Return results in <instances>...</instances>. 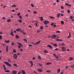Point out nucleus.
<instances>
[{
    "label": "nucleus",
    "mask_w": 74,
    "mask_h": 74,
    "mask_svg": "<svg viewBox=\"0 0 74 74\" xmlns=\"http://www.w3.org/2000/svg\"><path fill=\"white\" fill-rule=\"evenodd\" d=\"M17 44L18 45V48H21V47L22 48L23 47V45L21 43L17 42Z\"/></svg>",
    "instance_id": "nucleus-1"
},
{
    "label": "nucleus",
    "mask_w": 74,
    "mask_h": 74,
    "mask_svg": "<svg viewBox=\"0 0 74 74\" xmlns=\"http://www.w3.org/2000/svg\"><path fill=\"white\" fill-rule=\"evenodd\" d=\"M4 63H5V64H6V65H8V66H9V67H11V64H10L8 62H4Z\"/></svg>",
    "instance_id": "nucleus-2"
},
{
    "label": "nucleus",
    "mask_w": 74,
    "mask_h": 74,
    "mask_svg": "<svg viewBox=\"0 0 74 74\" xmlns=\"http://www.w3.org/2000/svg\"><path fill=\"white\" fill-rule=\"evenodd\" d=\"M13 58L15 59H17V58H18V56H17V55L16 54V53H14V56H13Z\"/></svg>",
    "instance_id": "nucleus-3"
},
{
    "label": "nucleus",
    "mask_w": 74,
    "mask_h": 74,
    "mask_svg": "<svg viewBox=\"0 0 74 74\" xmlns=\"http://www.w3.org/2000/svg\"><path fill=\"white\" fill-rule=\"evenodd\" d=\"M44 23L46 25H47V24L49 23V21L47 20H45L44 22Z\"/></svg>",
    "instance_id": "nucleus-4"
},
{
    "label": "nucleus",
    "mask_w": 74,
    "mask_h": 74,
    "mask_svg": "<svg viewBox=\"0 0 74 74\" xmlns=\"http://www.w3.org/2000/svg\"><path fill=\"white\" fill-rule=\"evenodd\" d=\"M62 51L63 52H65L66 51V48H65V47H62Z\"/></svg>",
    "instance_id": "nucleus-5"
},
{
    "label": "nucleus",
    "mask_w": 74,
    "mask_h": 74,
    "mask_svg": "<svg viewBox=\"0 0 74 74\" xmlns=\"http://www.w3.org/2000/svg\"><path fill=\"white\" fill-rule=\"evenodd\" d=\"M37 70L39 73H41L42 71V69L41 68L37 69Z\"/></svg>",
    "instance_id": "nucleus-6"
},
{
    "label": "nucleus",
    "mask_w": 74,
    "mask_h": 74,
    "mask_svg": "<svg viewBox=\"0 0 74 74\" xmlns=\"http://www.w3.org/2000/svg\"><path fill=\"white\" fill-rule=\"evenodd\" d=\"M58 36H56V34H54L53 35H52L51 36V37L52 38H55L56 37H57Z\"/></svg>",
    "instance_id": "nucleus-7"
},
{
    "label": "nucleus",
    "mask_w": 74,
    "mask_h": 74,
    "mask_svg": "<svg viewBox=\"0 0 74 74\" xmlns=\"http://www.w3.org/2000/svg\"><path fill=\"white\" fill-rule=\"evenodd\" d=\"M38 65L41 68H42L43 67L42 66H43V65H42V64H41L40 63H38Z\"/></svg>",
    "instance_id": "nucleus-8"
},
{
    "label": "nucleus",
    "mask_w": 74,
    "mask_h": 74,
    "mask_svg": "<svg viewBox=\"0 0 74 74\" xmlns=\"http://www.w3.org/2000/svg\"><path fill=\"white\" fill-rule=\"evenodd\" d=\"M12 73H13L14 74H16V73H17V71H15V70H13L12 71Z\"/></svg>",
    "instance_id": "nucleus-9"
},
{
    "label": "nucleus",
    "mask_w": 74,
    "mask_h": 74,
    "mask_svg": "<svg viewBox=\"0 0 74 74\" xmlns=\"http://www.w3.org/2000/svg\"><path fill=\"white\" fill-rule=\"evenodd\" d=\"M21 73H22L23 74H26V72L24 70H22Z\"/></svg>",
    "instance_id": "nucleus-10"
},
{
    "label": "nucleus",
    "mask_w": 74,
    "mask_h": 74,
    "mask_svg": "<svg viewBox=\"0 0 74 74\" xmlns=\"http://www.w3.org/2000/svg\"><path fill=\"white\" fill-rule=\"evenodd\" d=\"M69 36H68L67 37V38H70L71 37V33L70 32H69Z\"/></svg>",
    "instance_id": "nucleus-11"
},
{
    "label": "nucleus",
    "mask_w": 74,
    "mask_h": 74,
    "mask_svg": "<svg viewBox=\"0 0 74 74\" xmlns=\"http://www.w3.org/2000/svg\"><path fill=\"white\" fill-rule=\"evenodd\" d=\"M47 47H49L50 49H52V47L51 45H47Z\"/></svg>",
    "instance_id": "nucleus-12"
},
{
    "label": "nucleus",
    "mask_w": 74,
    "mask_h": 74,
    "mask_svg": "<svg viewBox=\"0 0 74 74\" xmlns=\"http://www.w3.org/2000/svg\"><path fill=\"white\" fill-rule=\"evenodd\" d=\"M52 63L51 62H47L46 63V65H49V64H51Z\"/></svg>",
    "instance_id": "nucleus-13"
},
{
    "label": "nucleus",
    "mask_w": 74,
    "mask_h": 74,
    "mask_svg": "<svg viewBox=\"0 0 74 74\" xmlns=\"http://www.w3.org/2000/svg\"><path fill=\"white\" fill-rule=\"evenodd\" d=\"M8 46H6V51L7 52H8Z\"/></svg>",
    "instance_id": "nucleus-14"
},
{
    "label": "nucleus",
    "mask_w": 74,
    "mask_h": 74,
    "mask_svg": "<svg viewBox=\"0 0 74 74\" xmlns=\"http://www.w3.org/2000/svg\"><path fill=\"white\" fill-rule=\"evenodd\" d=\"M10 35L12 36L13 37H14V34H13V31H11V32L10 33Z\"/></svg>",
    "instance_id": "nucleus-15"
},
{
    "label": "nucleus",
    "mask_w": 74,
    "mask_h": 74,
    "mask_svg": "<svg viewBox=\"0 0 74 74\" xmlns=\"http://www.w3.org/2000/svg\"><path fill=\"white\" fill-rule=\"evenodd\" d=\"M73 58H72V57H71L69 58V61L71 60H73Z\"/></svg>",
    "instance_id": "nucleus-16"
},
{
    "label": "nucleus",
    "mask_w": 74,
    "mask_h": 74,
    "mask_svg": "<svg viewBox=\"0 0 74 74\" xmlns=\"http://www.w3.org/2000/svg\"><path fill=\"white\" fill-rule=\"evenodd\" d=\"M65 5L68 6H70V7H71V5H70V4H67V3H65Z\"/></svg>",
    "instance_id": "nucleus-17"
},
{
    "label": "nucleus",
    "mask_w": 74,
    "mask_h": 74,
    "mask_svg": "<svg viewBox=\"0 0 74 74\" xmlns=\"http://www.w3.org/2000/svg\"><path fill=\"white\" fill-rule=\"evenodd\" d=\"M60 69H59L57 70L58 73H60Z\"/></svg>",
    "instance_id": "nucleus-18"
},
{
    "label": "nucleus",
    "mask_w": 74,
    "mask_h": 74,
    "mask_svg": "<svg viewBox=\"0 0 74 74\" xmlns=\"http://www.w3.org/2000/svg\"><path fill=\"white\" fill-rule=\"evenodd\" d=\"M23 40L26 43H27V39H23Z\"/></svg>",
    "instance_id": "nucleus-19"
},
{
    "label": "nucleus",
    "mask_w": 74,
    "mask_h": 74,
    "mask_svg": "<svg viewBox=\"0 0 74 74\" xmlns=\"http://www.w3.org/2000/svg\"><path fill=\"white\" fill-rule=\"evenodd\" d=\"M19 36H18V35H16V38H17V39H18V38H19Z\"/></svg>",
    "instance_id": "nucleus-20"
},
{
    "label": "nucleus",
    "mask_w": 74,
    "mask_h": 74,
    "mask_svg": "<svg viewBox=\"0 0 74 74\" xmlns=\"http://www.w3.org/2000/svg\"><path fill=\"white\" fill-rule=\"evenodd\" d=\"M53 46H55V47H58V45H57V44H53Z\"/></svg>",
    "instance_id": "nucleus-21"
},
{
    "label": "nucleus",
    "mask_w": 74,
    "mask_h": 74,
    "mask_svg": "<svg viewBox=\"0 0 74 74\" xmlns=\"http://www.w3.org/2000/svg\"><path fill=\"white\" fill-rule=\"evenodd\" d=\"M10 40H8V41L5 40V42H6V43H9V42H10Z\"/></svg>",
    "instance_id": "nucleus-22"
},
{
    "label": "nucleus",
    "mask_w": 74,
    "mask_h": 74,
    "mask_svg": "<svg viewBox=\"0 0 74 74\" xmlns=\"http://www.w3.org/2000/svg\"><path fill=\"white\" fill-rule=\"evenodd\" d=\"M44 53H48V51L46 50H44Z\"/></svg>",
    "instance_id": "nucleus-23"
},
{
    "label": "nucleus",
    "mask_w": 74,
    "mask_h": 74,
    "mask_svg": "<svg viewBox=\"0 0 74 74\" xmlns=\"http://www.w3.org/2000/svg\"><path fill=\"white\" fill-rule=\"evenodd\" d=\"M22 33L23 34H25V35H26V32H25L23 31L22 32Z\"/></svg>",
    "instance_id": "nucleus-24"
},
{
    "label": "nucleus",
    "mask_w": 74,
    "mask_h": 74,
    "mask_svg": "<svg viewBox=\"0 0 74 74\" xmlns=\"http://www.w3.org/2000/svg\"><path fill=\"white\" fill-rule=\"evenodd\" d=\"M38 58L40 60H41V57L40 56H38Z\"/></svg>",
    "instance_id": "nucleus-25"
},
{
    "label": "nucleus",
    "mask_w": 74,
    "mask_h": 74,
    "mask_svg": "<svg viewBox=\"0 0 74 74\" xmlns=\"http://www.w3.org/2000/svg\"><path fill=\"white\" fill-rule=\"evenodd\" d=\"M41 42V40H39L38 41H37V42H36V43L37 44H40V43Z\"/></svg>",
    "instance_id": "nucleus-26"
},
{
    "label": "nucleus",
    "mask_w": 74,
    "mask_h": 74,
    "mask_svg": "<svg viewBox=\"0 0 74 74\" xmlns=\"http://www.w3.org/2000/svg\"><path fill=\"white\" fill-rule=\"evenodd\" d=\"M46 72H47V73H51V71L49 70H47Z\"/></svg>",
    "instance_id": "nucleus-27"
},
{
    "label": "nucleus",
    "mask_w": 74,
    "mask_h": 74,
    "mask_svg": "<svg viewBox=\"0 0 74 74\" xmlns=\"http://www.w3.org/2000/svg\"><path fill=\"white\" fill-rule=\"evenodd\" d=\"M61 23L62 25H63L64 24V22L63 21H61Z\"/></svg>",
    "instance_id": "nucleus-28"
},
{
    "label": "nucleus",
    "mask_w": 74,
    "mask_h": 74,
    "mask_svg": "<svg viewBox=\"0 0 74 74\" xmlns=\"http://www.w3.org/2000/svg\"><path fill=\"white\" fill-rule=\"evenodd\" d=\"M5 73H9L10 72V70H6L5 71Z\"/></svg>",
    "instance_id": "nucleus-29"
},
{
    "label": "nucleus",
    "mask_w": 74,
    "mask_h": 74,
    "mask_svg": "<svg viewBox=\"0 0 74 74\" xmlns=\"http://www.w3.org/2000/svg\"><path fill=\"white\" fill-rule=\"evenodd\" d=\"M70 67L72 68L73 69H74V65H71L70 66Z\"/></svg>",
    "instance_id": "nucleus-30"
},
{
    "label": "nucleus",
    "mask_w": 74,
    "mask_h": 74,
    "mask_svg": "<svg viewBox=\"0 0 74 74\" xmlns=\"http://www.w3.org/2000/svg\"><path fill=\"white\" fill-rule=\"evenodd\" d=\"M6 67V65H5V64H4L3 65V69L4 68H5Z\"/></svg>",
    "instance_id": "nucleus-31"
},
{
    "label": "nucleus",
    "mask_w": 74,
    "mask_h": 74,
    "mask_svg": "<svg viewBox=\"0 0 74 74\" xmlns=\"http://www.w3.org/2000/svg\"><path fill=\"white\" fill-rule=\"evenodd\" d=\"M13 51L14 53H16V50L15 49H14L13 50Z\"/></svg>",
    "instance_id": "nucleus-32"
},
{
    "label": "nucleus",
    "mask_w": 74,
    "mask_h": 74,
    "mask_svg": "<svg viewBox=\"0 0 74 74\" xmlns=\"http://www.w3.org/2000/svg\"><path fill=\"white\" fill-rule=\"evenodd\" d=\"M19 29H20V28H18L16 30V32H19Z\"/></svg>",
    "instance_id": "nucleus-33"
},
{
    "label": "nucleus",
    "mask_w": 74,
    "mask_h": 74,
    "mask_svg": "<svg viewBox=\"0 0 74 74\" xmlns=\"http://www.w3.org/2000/svg\"><path fill=\"white\" fill-rule=\"evenodd\" d=\"M10 21H11V19H10L8 20L7 21V22H10Z\"/></svg>",
    "instance_id": "nucleus-34"
},
{
    "label": "nucleus",
    "mask_w": 74,
    "mask_h": 74,
    "mask_svg": "<svg viewBox=\"0 0 74 74\" xmlns=\"http://www.w3.org/2000/svg\"><path fill=\"white\" fill-rule=\"evenodd\" d=\"M29 63L31 64H32V65H33V62H32V61H30L29 62Z\"/></svg>",
    "instance_id": "nucleus-35"
},
{
    "label": "nucleus",
    "mask_w": 74,
    "mask_h": 74,
    "mask_svg": "<svg viewBox=\"0 0 74 74\" xmlns=\"http://www.w3.org/2000/svg\"><path fill=\"white\" fill-rule=\"evenodd\" d=\"M60 13H59V14H57V17L58 18L60 16Z\"/></svg>",
    "instance_id": "nucleus-36"
},
{
    "label": "nucleus",
    "mask_w": 74,
    "mask_h": 74,
    "mask_svg": "<svg viewBox=\"0 0 74 74\" xmlns=\"http://www.w3.org/2000/svg\"><path fill=\"white\" fill-rule=\"evenodd\" d=\"M61 45L62 46H63V45H65V44H64V43H62L61 44Z\"/></svg>",
    "instance_id": "nucleus-37"
},
{
    "label": "nucleus",
    "mask_w": 74,
    "mask_h": 74,
    "mask_svg": "<svg viewBox=\"0 0 74 74\" xmlns=\"http://www.w3.org/2000/svg\"><path fill=\"white\" fill-rule=\"evenodd\" d=\"M54 25H55V23H52L51 24V26H53Z\"/></svg>",
    "instance_id": "nucleus-38"
},
{
    "label": "nucleus",
    "mask_w": 74,
    "mask_h": 74,
    "mask_svg": "<svg viewBox=\"0 0 74 74\" xmlns=\"http://www.w3.org/2000/svg\"><path fill=\"white\" fill-rule=\"evenodd\" d=\"M15 45V43L14 42H12L11 43V45Z\"/></svg>",
    "instance_id": "nucleus-39"
},
{
    "label": "nucleus",
    "mask_w": 74,
    "mask_h": 74,
    "mask_svg": "<svg viewBox=\"0 0 74 74\" xmlns=\"http://www.w3.org/2000/svg\"><path fill=\"white\" fill-rule=\"evenodd\" d=\"M40 32H41V30H37V33H40Z\"/></svg>",
    "instance_id": "nucleus-40"
},
{
    "label": "nucleus",
    "mask_w": 74,
    "mask_h": 74,
    "mask_svg": "<svg viewBox=\"0 0 74 74\" xmlns=\"http://www.w3.org/2000/svg\"><path fill=\"white\" fill-rule=\"evenodd\" d=\"M50 18H51V19H54L55 18H54V17H53L52 16L50 17Z\"/></svg>",
    "instance_id": "nucleus-41"
},
{
    "label": "nucleus",
    "mask_w": 74,
    "mask_h": 74,
    "mask_svg": "<svg viewBox=\"0 0 74 74\" xmlns=\"http://www.w3.org/2000/svg\"><path fill=\"white\" fill-rule=\"evenodd\" d=\"M19 32H21V33L22 32H23V30H21V28H20V29H19Z\"/></svg>",
    "instance_id": "nucleus-42"
},
{
    "label": "nucleus",
    "mask_w": 74,
    "mask_h": 74,
    "mask_svg": "<svg viewBox=\"0 0 74 74\" xmlns=\"http://www.w3.org/2000/svg\"><path fill=\"white\" fill-rule=\"evenodd\" d=\"M67 12L69 14L70 12V10H67Z\"/></svg>",
    "instance_id": "nucleus-43"
},
{
    "label": "nucleus",
    "mask_w": 74,
    "mask_h": 74,
    "mask_svg": "<svg viewBox=\"0 0 74 74\" xmlns=\"http://www.w3.org/2000/svg\"><path fill=\"white\" fill-rule=\"evenodd\" d=\"M20 51L21 52H23V50L22 49H20Z\"/></svg>",
    "instance_id": "nucleus-44"
},
{
    "label": "nucleus",
    "mask_w": 74,
    "mask_h": 74,
    "mask_svg": "<svg viewBox=\"0 0 74 74\" xmlns=\"http://www.w3.org/2000/svg\"><path fill=\"white\" fill-rule=\"evenodd\" d=\"M18 22H21V23H22V21H21V20H18Z\"/></svg>",
    "instance_id": "nucleus-45"
},
{
    "label": "nucleus",
    "mask_w": 74,
    "mask_h": 74,
    "mask_svg": "<svg viewBox=\"0 0 74 74\" xmlns=\"http://www.w3.org/2000/svg\"><path fill=\"white\" fill-rule=\"evenodd\" d=\"M55 57L56 58V59H59V57H58L57 56H56Z\"/></svg>",
    "instance_id": "nucleus-46"
},
{
    "label": "nucleus",
    "mask_w": 74,
    "mask_h": 74,
    "mask_svg": "<svg viewBox=\"0 0 74 74\" xmlns=\"http://www.w3.org/2000/svg\"><path fill=\"white\" fill-rule=\"evenodd\" d=\"M43 27H40V29H41V30H42V29H43Z\"/></svg>",
    "instance_id": "nucleus-47"
},
{
    "label": "nucleus",
    "mask_w": 74,
    "mask_h": 74,
    "mask_svg": "<svg viewBox=\"0 0 74 74\" xmlns=\"http://www.w3.org/2000/svg\"><path fill=\"white\" fill-rule=\"evenodd\" d=\"M70 19H73V16H70Z\"/></svg>",
    "instance_id": "nucleus-48"
},
{
    "label": "nucleus",
    "mask_w": 74,
    "mask_h": 74,
    "mask_svg": "<svg viewBox=\"0 0 74 74\" xmlns=\"http://www.w3.org/2000/svg\"><path fill=\"white\" fill-rule=\"evenodd\" d=\"M13 65L14 66H17V65L16 64H14Z\"/></svg>",
    "instance_id": "nucleus-49"
},
{
    "label": "nucleus",
    "mask_w": 74,
    "mask_h": 74,
    "mask_svg": "<svg viewBox=\"0 0 74 74\" xmlns=\"http://www.w3.org/2000/svg\"><path fill=\"white\" fill-rule=\"evenodd\" d=\"M60 40V39H56V41H59Z\"/></svg>",
    "instance_id": "nucleus-50"
},
{
    "label": "nucleus",
    "mask_w": 74,
    "mask_h": 74,
    "mask_svg": "<svg viewBox=\"0 0 74 74\" xmlns=\"http://www.w3.org/2000/svg\"><path fill=\"white\" fill-rule=\"evenodd\" d=\"M28 27H30V28H32V26L30 25H29L28 26Z\"/></svg>",
    "instance_id": "nucleus-51"
},
{
    "label": "nucleus",
    "mask_w": 74,
    "mask_h": 74,
    "mask_svg": "<svg viewBox=\"0 0 74 74\" xmlns=\"http://www.w3.org/2000/svg\"><path fill=\"white\" fill-rule=\"evenodd\" d=\"M33 60H34L35 59H36V58L34 57L32 58Z\"/></svg>",
    "instance_id": "nucleus-52"
},
{
    "label": "nucleus",
    "mask_w": 74,
    "mask_h": 74,
    "mask_svg": "<svg viewBox=\"0 0 74 74\" xmlns=\"http://www.w3.org/2000/svg\"><path fill=\"white\" fill-rule=\"evenodd\" d=\"M53 55L54 56H55V57H56L57 56L56 55V54L54 53L53 54Z\"/></svg>",
    "instance_id": "nucleus-53"
},
{
    "label": "nucleus",
    "mask_w": 74,
    "mask_h": 74,
    "mask_svg": "<svg viewBox=\"0 0 74 74\" xmlns=\"http://www.w3.org/2000/svg\"><path fill=\"white\" fill-rule=\"evenodd\" d=\"M56 33H60V32L59 31H57L56 32Z\"/></svg>",
    "instance_id": "nucleus-54"
},
{
    "label": "nucleus",
    "mask_w": 74,
    "mask_h": 74,
    "mask_svg": "<svg viewBox=\"0 0 74 74\" xmlns=\"http://www.w3.org/2000/svg\"><path fill=\"white\" fill-rule=\"evenodd\" d=\"M21 15V13H18L17 14L18 16H19V15Z\"/></svg>",
    "instance_id": "nucleus-55"
},
{
    "label": "nucleus",
    "mask_w": 74,
    "mask_h": 74,
    "mask_svg": "<svg viewBox=\"0 0 74 74\" xmlns=\"http://www.w3.org/2000/svg\"><path fill=\"white\" fill-rule=\"evenodd\" d=\"M21 71H19L18 72V73L17 74H21Z\"/></svg>",
    "instance_id": "nucleus-56"
},
{
    "label": "nucleus",
    "mask_w": 74,
    "mask_h": 74,
    "mask_svg": "<svg viewBox=\"0 0 74 74\" xmlns=\"http://www.w3.org/2000/svg\"><path fill=\"white\" fill-rule=\"evenodd\" d=\"M16 5H12V7H16Z\"/></svg>",
    "instance_id": "nucleus-57"
},
{
    "label": "nucleus",
    "mask_w": 74,
    "mask_h": 74,
    "mask_svg": "<svg viewBox=\"0 0 74 74\" xmlns=\"http://www.w3.org/2000/svg\"><path fill=\"white\" fill-rule=\"evenodd\" d=\"M1 38H2V36H0V40H1Z\"/></svg>",
    "instance_id": "nucleus-58"
},
{
    "label": "nucleus",
    "mask_w": 74,
    "mask_h": 74,
    "mask_svg": "<svg viewBox=\"0 0 74 74\" xmlns=\"http://www.w3.org/2000/svg\"><path fill=\"white\" fill-rule=\"evenodd\" d=\"M31 6L32 7H34V5H33V4H31Z\"/></svg>",
    "instance_id": "nucleus-59"
},
{
    "label": "nucleus",
    "mask_w": 74,
    "mask_h": 74,
    "mask_svg": "<svg viewBox=\"0 0 74 74\" xmlns=\"http://www.w3.org/2000/svg\"><path fill=\"white\" fill-rule=\"evenodd\" d=\"M2 19H5V18L4 17H3L2 18Z\"/></svg>",
    "instance_id": "nucleus-60"
},
{
    "label": "nucleus",
    "mask_w": 74,
    "mask_h": 74,
    "mask_svg": "<svg viewBox=\"0 0 74 74\" xmlns=\"http://www.w3.org/2000/svg\"><path fill=\"white\" fill-rule=\"evenodd\" d=\"M8 62H9V63L11 62V60H8Z\"/></svg>",
    "instance_id": "nucleus-61"
},
{
    "label": "nucleus",
    "mask_w": 74,
    "mask_h": 74,
    "mask_svg": "<svg viewBox=\"0 0 74 74\" xmlns=\"http://www.w3.org/2000/svg\"><path fill=\"white\" fill-rule=\"evenodd\" d=\"M3 69L5 70H7V68H6V67L5 68H4Z\"/></svg>",
    "instance_id": "nucleus-62"
},
{
    "label": "nucleus",
    "mask_w": 74,
    "mask_h": 74,
    "mask_svg": "<svg viewBox=\"0 0 74 74\" xmlns=\"http://www.w3.org/2000/svg\"><path fill=\"white\" fill-rule=\"evenodd\" d=\"M19 18H20L21 19H22V16H19Z\"/></svg>",
    "instance_id": "nucleus-63"
},
{
    "label": "nucleus",
    "mask_w": 74,
    "mask_h": 74,
    "mask_svg": "<svg viewBox=\"0 0 74 74\" xmlns=\"http://www.w3.org/2000/svg\"><path fill=\"white\" fill-rule=\"evenodd\" d=\"M34 45H37V43H34Z\"/></svg>",
    "instance_id": "nucleus-64"
}]
</instances>
